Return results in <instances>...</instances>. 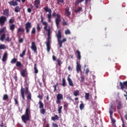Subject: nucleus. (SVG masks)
<instances>
[{
  "label": "nucleus",
  "mask_w": 127,
  "mask_h": 127,
  "mask_svg": "<svg viewBox=\"0 0 127 127\" xmlns=\"http://www.w3.org/2000/svg\"><path fill=\"white\" fill-rule=\"evenodd\" d=\"M120 86L121 90H124L125 87H127V81H124L123 83L122 82H120Z\"/></svg>",
  "instance_id": "ddd939ff"
},
{
  "label": "nucleus",
  "mask_w": 127,
  "mask_h": 127,
  "mask_svg": "<svg viewBox=\"0 0 127 127\" xmlns=\"http://www.w3.org/2000/svg\"><path fill=\"white\" fill-rule=\"evenodd\" d=\"M56 62L58 64V66H61L63 64V62L60 59H58L56 60Z\"/></svg>",
  "instance_id": "412c9836"
},
{
  "label": "nucleus",
  "mask_w": 127,
  "mask_h": 127,
  "mask_svg": "<svg viewBox=\"0 0 127 127\" xmlns=\"http://www.w3.org/2000/svg\"><path fill=\"white\" fill-rule=\"evenodd\" d=\"M64 33L65 34H66V35H67L68 34H71V32H70V30L67 29L65 31Z\"/></svg>",
  "instance_id": "3c124183"
},
{
  "label": "nucleus",
  "mask_w": 127,
  "mask_h": 127,
  "mask_svg": "<svg viewBox=\"0 0 127 127\" xmlns=\"http://www.w3.org/2000/svg\"><path fill=\"white\" fill-rule=\"evenodd\" d=\"M21 95L23 100H25V97L24 94L27 95L28 94V87H26L25 88H23L22 86L21 87Z\"/></svg>",
  "instance_id": "7ed1b4c3"
},
{
  "label": "nucleus",
  "mask_w": 127,
  "mask_h": 127,
  "mask_svg": "<svg viewBox=\"0 0 127 127\" xmlns=\"http://www.w3.org/2000/svg\"><path fill=\"white\" fill-rule=\"evenodd\" d=\"M61 100H63V95L62 94L59 93L57 95L56 103L58 105L61 104Z\"/></svg>",
  "instance_id": "0eeeda50"
},
{
  "label": "nucleus",
  "mask_w": 127,
  "mask_h": 127,
  "mask_svg": "<svg viewBox=\"0 0 127 127\" xmlns=\"http://www.w3.org/2000/svg\"><path fill=\"white\" fill-rule=\"evenodd\" d=\"M47 46V50L48 52L50 51V49H51V47H50V43H46Z\"/></svg>",
  "instance_id": "c756f323"
},
{
  "label": "nucleus",
  "mask_w": 127,
  "mask_h": 127,
  "mask_svg": "<svg viewBox=\"0 0 127 127\" xmlns=\"http://www.w3.org/2000/svg\"><path fill=\"white\" fill-rule=\"evenodd\" d=\"M84 108H85V106L84 105V104L81 103L79 105V109L80 110H83V109H84Z\"/></svg>",
  "instance_id": "de8ad7c7"
},
{
  "label": "nucleus",
  "mask_w": 127,
  "mask_h": 127,
  "mask_svg": "<svg viewBox=\"0 0 127 127\" xmlns=\"http://www.w3.org/2000/svg\"><path fill=\"white\" fill-rule=\"evenodd\" d=\"M16 67H21L22 66V64L20 62H17L16 63Z\"/></svg>",
  "instance_id": "4c0bfd02"
},
{
  "label": "nucleus",
  "mask_w": 127,
  "mask_h": 127,
  "mask_svg": "<svg viewBox=\"0 0 127 127\" xmlns=\"http://www.w3.org/2000/svg\"><path fill=\"white\" fill-rule=\"evenodd\" d=\"M34 3H35V5H38V4H39V3H40V1L39 0H35L34 1Z\"/></svg>",
  "instance_id": "8fccbe9b"
},
{
  "label": "nucleus",
  "mask_w": 127,
  "mask_h": 127,
  "mask_svg": "<svg viewBox=\"0 0 127 127\" xmlns=\"http://www.w3.org/2000/svg\"><path fill=\"white\" fill-rule=\"evenodd\" d=\"M37 30L38 32H40V31L41 30V27H40V23H38L37 25Z\"/></svg>",
  "instance_id": "72a5a7b5"
},
{
  "label": "nucleus",
  "mask_w": 127,
  "mask_h": 127,
  "mask_svg": "<svg viewBox=\"0 0 127 127\" xmlns=\"http://www.w3.org/2000/svg\"><path fill=\"white\" fill-rule=\"evenodd\" d=\"M31 49L34 51V53H37V47L35 42H32Z\"/></svg>",
  "instance_id": "9d476101"
},
{
  "label": "nucleus",
  "mask_w": 127,
  "mask_h": 127,
  "mask_svg": "<svg viewBox=\"0 0 127 127\" xmlns=\"http://www.w3.org/2000/svg\"><path fill=\"white\" fill-rule=\"evenodd\" d=\"M52 58L53 61H56V57L55 56H53Z\"/></svg>",
  "instance_id": "0e129e2a"
},
{
  "label": "nucleus",
  "mask_w": 127,
  "mask_h": 127,
  "mask_svg": "<svg viewBox=\"0 0 127 127\" xmlns=\"http://www.w3.org/2000/svg\"><path fill=\"white\" fill-rule=\"evenodd\" d=\"M6 17L1 16L0 17V26H3L5 24V22L6 21Z\"/></svg>",
  "instance_id": "1a4fd4ad"
},
{
  "label": "nucleus",
  "mask_w": 127,
  "mask_h": 127,
  "mask_svg": "<svg viewBox=\"0 0 127 127\" xmlns=\"http://www.w3.org/2000/svg\"><path fill=\"white\" fill-rule=\"evenodd\" d=\"M18 42L19 43H22V42H23V38H22L19 39Z\"/></svg>",
  "instance_id": "680f3d73"
},
{
  "label": "nucleus",
  "mask_w": 127,
  "mask_h": 127,
  "mask_svg": "<svg viewBox=\"0 0 127 127\" xmlns=\"http://www.w3.org/2000/svg\"><path fill=\"white\" fill-rule=\"evenodd\" d=\"M27 99V100H28L29 102H30V101H31V100H32L31 99V93H29L28 94Z\"/></svg>",
  "instance_id": "c9c22d12"
},
{
  "label": "nucleus",
  "mask_w": 127,
  "mask_h": 127,
  "mask_svg": "<svg viewBox=\"0 0 127 127\" xmlns=\"http://www.w3.org/2000/svg\"><path fill=\"white\" fill-rule=\"evenodd\" d=\"M36 33V30H35V27H33L31 31V34H35Z\"/></svg>",
  "instance_id": "09e8293b"
},
{
  "label": "nucleus",
  "mask_w": 127,
  "mask_h": 127,
  "mask_svg": "<svg viewBox=\"0 0 127 127\" xmlns=\"http://www.w3.org/2000/svg\"><path fill=\"white\" fill-rule=\"evenodd\" d=\"M53 88H54V92H56L57 91V86L54 85Z\"/></svg>",
  "instance_id": "e2e57ef3"
},
{
  "label": "nucleus",
  "mask_w": 127,
  "mask_h": 127,
  "mask_svg": "<svg viewBox=\"0 0 127 127\" xmlns=\"http://www.w3.org/2000/svg\"><path fill=\"white\" fill-rule=\"evenodd\" d=\"M37 98L40 99V100H43V94L42 93H39V95L37 96Z\"/></svg>",
  "instance_id": "a19ab883"
},
{
  "label": "nucleus",
  "mask_w": 127,
  "mask_h": 127,
  "mask_svg": "<svg viewBox=\"0 0 127 127\" xmlns=\"http://www.w3.org/2000/svg\"><path fill=\"white\" fill-rule=\"evenodd\" d=\"M52 120L54 121H56V120H57V121H58V120H59V117L58 116V115H55V117H52Z\"/></svg>",
  "instance_id": "c85d7f7f"
},
{
  "label": "nucleus",
  "mask_w": 127,
  "mask_h": 127,
  "mask_svg": "<svg viewBox=\"0 0 127 127\" xmlns=\"http://www.w3.org/2000/svg\"><path fill=\"white\" fill-rule=\"evenodd\" d=\"M67 81L68 82L69 86H70V87H74V84H73V81L69 76L67 77Z\"/></svg>",
  "instance_id": "f3484780"
},
{
  "label": "nucleus",
  "mask_w": 127,
  "mask_h": 127,
  "mask_svg": "<svg viewBox=\"0 0 127 127\" xmlns=\"http://www.w3.org/2000/svg\"><path fill=\"white\" fill-rule=\"evenodd\" d=\"M53 16H57L56 18L55 22L58 28H59V24H60V22L61 21V16L59 14H57L54 12L53 14Z\"/></svg>",
  "instance_id": "20e7f679"
},
{
  "label": "nucleus",
  "mask_w": 127,
  "mask_h": 127,
  "mask_svg": "<svg viewBox=\"0 0 127 127\" xmlns=\"http://www.w3.org/2000/svg\"><path fill=\"white\" fill-rule=\"evenodd\" d=\"M73 95L75 97H77V96H79V90H77L73 92Z\"/></svg>",
  "instance_id": "e433bc0d"
},
{
  "label": "nucleus",
  "mask_w": 127,
  "mask_h": 127,
  "mask_svg": "<svg viewBox=\"0 0 127 127\" xmlns=\"http://www.w3.org/2000/svg\"><path fill=\"white\" fill-rule=\"evenodd\" d=\"M45 30L48 32V38L47 39V41L46 42V43H50V40H51V36H50L51 34V29H50V27H49L48 29H45Z\"/></svg>",
  "instance_id": "423d86ee"
},
{
  "label": "nucleus",
  "mask_w": 127,
  "mask_h": 127,
  "mask_svg": "<svg viewBox=\"0 0 127 127\" xmlns=\"http://www.w3.org/2000/svg\"><path fill=\"white\" fill-rule=\"evenodd\" d=\"M6 29V27H3L2 28H1L0 30V34H1V33H3V32H4V30Z\"/></svg>",
  "instance_id": "c03bdc74"
},
{
  "label": "nucleus",
  "mask_w": 127,
  "mask_h": 127,
  "mask_svg": "<svg viewBox=\"0 0 127 127\" xmlns=\"http://www.w3.org/2000/svg\"><path fill=\"white\" fill-rule=\"evenodd\" d=\"M17 62V59L14 58H13L10 62L11 64H15Z\"/></svg>",
  "instance_id": "cd10ccee"
},
{
  "label": "nucleus",
  "mask_w": 127,
  "mask_h": 127,
  "mask_svg": "<svg viewBox=\"0 0 127 127\" xmlns=\"http://www.w3.org/2000/svg\"><path fill=\"white\" fill-rule=\"evenodd\" d=\"M31 117V111H30V105L26 107L25 114L21 116V119L24 124H26L28 121H30Z\"/></svg>",
  "instance_id": "f257e3e1"
},
{
  "label": "nucleus",
  "mask_w": 127,
  "mask_h": 127,
  "mask_svg": "<svg viewBox=\"0 0 127 127\" xmlns=\"http://www.w3.org/2000/svg\"><path fill=\"white\" fill-rule=\"evenodd\" d=\"M14 22V21L13 20H12V19H10L9 20V23L10 24H12V23H13Z\"/></svg>",
  "instance_id": "bf43d9fd"
},
{
  "label": "nucleus",
  "mask_w": 127,
  "mask_h": 127,
  "mask_svg": "<svg viewBox=\"0 0 127 127\" xmlns=\"http://www.w3.org/2000/svg\"><path fill=\"white\" fill-rule=\"evenodd\" d=\"M18 98L16 97V98H14V101L15 102V105L16 106H19V104H18V100H17Z\"/></svg>",
  "instance_id": "ea45409f"
},
{
  "label": "nucleus",
  "mask_w": 127,
  "mask_h": 127,
  "mask_svg": "<svg viewBox=\"0 0 127 127\" xmlns=\"http://www.w3.org/2000/svg\"><path fill=\"white\" fill-rule=\"evenodd\" d=\"M9 4L10 5H12L13 6H17V5H18V3L16 1H9L8 2Z\"/></svg>",
  "instance_id": "2eb2a0df"
},
{
  "label": "nucleus",
  "mask_w": 127,
  "mask_h": 127,
  "mask_svg": "<svg viewBox=\"0 0 127 127\" xmlns=\"http://www.w3.org/2000/svg\"><path fill=\"white\" fill-rule=\"evenodd\" d=\"M25 31L24 28L20 27L17 29V33H19V32H22L24 33Z\"/></svg>",
  "instance_id": "bb28decb"
},
{
  "label": "nucleus",
  "mask_w": 127,
  "mask_h": 127,
  "mask_svg": "<svg viewBox=\"0 0 127 127\" xmlns=\"http://www.w3.org/2000/svg\"><path fill=\"white\" fill-rule=\"evenodd\" d=\"M109 114L111 118H112V116H113V114H114V108L113 107V104H111L110 108H109Z\"/></svg>",
  "instance_id": "dca6fc26"
},
{
  "label": "nucleus",
  "mask_w": 127,
  "mask_h": 127,
  "mask_svg": "<svg viewBox=\"0 0 127 127\" xmlns=\"http://www.w3.org/2000/svg\"><path fill=\"white\" fill-rule=\"evenodd\" d=\"M9 10H8V9H5L3 10V15H5L6 16H8L9 13H8Z\"/></svg>",
  "instance_id": "5701e85b"
},
{
  "label": "nucleus",
  "mask_w": 127,
  "mask_h": 127,
  "mask_svg": "<svg viewBox=\"0 0 127 127\" xmlns=\"http://www.w3.org/2000/svg\"><path fill=\"white\" fill-rule=\"evenodd\" d=\"M76 53L77 54V58L79 60H81V53L78 50L76 51Z\"/></svg>",
  "instance_id": "7c9ffc66"
},
{
  "label": "nucleus",
  "mask_w": 127,
  "mask_h": 127,
  "mask_svg": "<svg viewBox=\"0 0 127 127\" xmlns=\"http://www.w3.org/2000/svg\"><path fill=\"white\" fill-rule=\"evenodd\" d=\"M65 14L66 16L69 17V15H71V13L69 11V7H67L65 9Z\"/></svg>",
  "instance_id": "393cba45"
},
{
  "label": "nucleus",
  "mask_w": 127,
  "mask_h": 127,
  "mask_svg": "<svg viewBox=\"0 0 127 127\" xmlns=\"http://www.w3.org/2000/svg\"><path fill=\"white\" fill-rule=\"evenodd\" d=\"M81 71H82V69H81V65L79 64V62H76V72L77 73H79Z\"/></svg>",
  "instance_id": "4468645a"
},
{
  "label": "nucleus",
  "mask_w": 127,
  "mask_h": 127,
  "mask_svg": "<svg viewBox=\"0 0 127 127\" xmlns=\"http://www.w3.org/2000/svg\"><path fill=\"white\" fill-rule=\"evenodd\" d=\"M52 127H58V125H57L54 123H53L52 125Z\"/></svg>",
  "instance_id": "6e6d98bb"
},
{
  "label": "nucleus",
  "mask_w": 127,
  "mask_h": 127,
  "mask_svg": "<svg viewBox=\"0 0 127 127\" xmlns=\"http://www.w3.org/2000/svg\"><path fill=\"white\" fill-rule=\"evenodd\" d=\"M44 9L46 11L49 12V14H47L48 21L49 22H51V17L52 16V15H51V13H52V10H51V9L49 8L48 7H44Z\"/></svg>",
  "instance_id": "39448f33"
},
{
  "label": "nucleus",
  "mask_w": 127,
  "mask_h": 127,
  "mask_svg": "<svg viewBox=\"0 0 127 127\" xmlns=\"http://www.w3.org/2000/svg\"><path fill=\"white\" fill-rule=\"evenodd\" d=\"M15 29V25L14 24H12L9 25V29L12 31V32H13L14 31V29Z\"/></svg>",
  "instance_id": "6ab92c4d"
},
{
  "label": "nucleus",
  "mask_w": 127,
  "mask_h": 127,
  "mask_svg": "<svg viewBox=\"0 0 127 127\" xmlns=\"http://www.w3.org/2000/svg\"><path fill=\"white\" fill-rule=\"evenodd\" d=\"M85 100H88L90 97V93H85Z\"/></svg>",
  "instance_id": "a18cd8bd"
},
{
  "label": "nucleus",
  "mask_w": 127,
  "mask_h": 127,
  "mask_svg": "<svg viewBox=\"0 0 127 127\" xmlns=\"http://www.w3.org/2000/svg\"><path fill=\"white\" fill-rule=\"evenodd\" d=\"M82 1H84V0H77L75 1V5L77 6L78 4L80 3V2H82Z\"/></svg>",
  "instance_id": "58836bf2"
},
{
  "label": "nucleus",
  "mask_w": 127,
  "mask_h": 127,
  "mask_svg": "<svg viewBox=\"0 0 127 127\" xmlns=\"http://www.w3.org/2000/svg\"><path fill=\"white\" fill-rule=\"evenodd\" d=\"M63 25L64 26H65V25H68V22H67L66 21H65V20H63Z\"/></svg>",
  "instance_id": "864d4df0"
},
{
  "label": "nucleus",
  "mask_w": 127,
  "mask_h": 127,
  "mask_svg": "<svg viewBox=\"0 0 127 127\" xmlns=\"http://www.w3.org/2000/svg\"><path fill=\"white\" fill-rule=\"evenodd\" d=\"M25 25L26 33H29V32L30 31V28L32 27V25H31V23L27 22Z\"/></svg>",
  "instance_id": "6e6552de"
},
{
  "label": "nucleus",
  "mask_w": 127,
  "mask_h": 127,
  "mask_svg": "<svg viewBox=\"0 0 127 127\" xmlns=\"http://www.w3.org/2000/svg\"><path fill=\"white\" fill-rule=\"evenodd\" d=\"M21 75L23 77H26L27 76V74H26V70L25 69H22L21 72Z\"/></svg>",
  "instance_id": "aec40b11"
},
{
  "label": "nucleus",
  "mask_w": 127,
  "mask_h": 127,
  "mask_svg": "<svg viewBox=\"0 0 127 127\" xmlns=\"http://www.w3.org/2000/svg\"><path fill=\"white\" fill-rule=\"evenodd\" d=\"M25 53H26V49H25L23 51L22 54H20V57L22 58L24 55H25Z\"/></svg>",
  "instance_id": "2f4dec72"
},
{
  "label": "nucleus",
  "mask_w": 127,
  "mask_h": 127,
  "mask_svg": "<svg viewBox=\"0 0 127 127\" xmlns=\"http://www.w3.org/2000/svg\"><path fill=\"white\" fill-rule=\"evenodd\" d=\"M63 108V106H60V107L59 108V109H58V111L59 114H61V112H62V108Z\"/></svg>",
  "instance_id": "603ef678"
},
{
  "label": "nucleus",
  "mask_w": 127,
  "mask_h": 127,
  "mask_svg": "<svg viewBox=\"0 0 127 127\" xmlns=\"http://www.w3.org/2000/svg\"><path fill=\"white\" fill-rule=\"evenodd\" d=\"M117 109L118 110H121V109H122V102H119L118 105L117 106Z\"/></svg>",
  "instance_id": "37998d69"
},
{
  "label": "nucleus",
  "mask_w": 127,
  "mask_h": 127,
  "mask_svg": "<svg viewBox=\"0 0 127 127\" xmlns=\"http://www.w3.org/2000/svg\"><path fill=\"white\" fill-rule=\"evenodd\" d=\"M111 121L113 124H115L116 123V120H115L114 119L112 118Z\"/></svg>",
  "instance_id": "69168bd1"
},
{
  "label": "nucleus",
  "mask_w": 127,
  "mask_h": 127,
  "mask_svg": "<svg viewBox=\"0 0 127 127\" xmlns=\"http://www.w3.org/2000/svg\"><path fill=\"white\" fill-rule=\"evenodd\" d=\"M56 36L58 39V42L59 44L60 47H63L62 44L63 42H66L67 41V39L64 38L63 40H61V39L62 38V35L61 34V30H59L58 32V34L56 35Z\"/></svg>",
  "instance_id": "f03ea898"
},
{
  "label": "nucleus",
  "mask_w": 127,
  "mask_h": 127,
  "mask_svg": "<svg viewBox=\"0 0 127 127\" xmlns=\"http://www.w3.org/2000/svg\"><path fill=\"white\" fill-rule=\"evenodd\" d=\"M82 10V7H79L78 9H76L74 11L75 12L78 13L79 11H81Z\"/></svg>",
  "instance_id": "5fc2aeb1"
},
{
  "label": "nucleus",
  "mask_w": 127,
  "mask_h": 127,
  "mask_svg": "<svg viewBox=\"0 0 127 127\" xmlns=\"http://www.w3.org/2000/svg\"><path fill=\"white\" fill-rule=\"evenodd\" d=\"M80 78L81 82H84L85 81V77H84L83 76H81L80 77Z\"/></svg>",
  "instance_id": "052dcab7"
},
{
  "label": "nucleus",
  "mask_w": 127,
  "mask_h": 127,
  "mask_svg": "<svg viewBox=\"0 0 127 127\" xmlns=\"http://www.w3.org/2000/svg\"><path fill=\"white\" fill-rule=\"evenodd\" d=\"M5 45H4V44H0V50H4L5 49Z\"/></svg>",
  "instance_id": "49530a36"
},
{
  "label": "nucleus",
  "mask_w": 127,
  "mask_h": 127,
  "mask_svg": "<svg viewBox=\"0 0 127 127\" xmlns=\"http://www.w3.org/2000/svg\"><path fill=\"white\" fill-rule=\"evenodd\" d=\"M20 10H21V8H20V7H19V6H16L15 7V9H14L15 12H19V11H20Z\"/></svg>",
  "instance_id": "b1692460"
},
{
  "label": "nucleus",
  "mask_w": 127,
  "mask_h": 127,
  "mask_svg": "<svg viewBox=\"0 0 127 127\" xmlns=\"http://www.w3.org/2000/svg\"><path fill=\"white\" fill-rule=\"evenodd\" d=\"M62 85L63 87H66V86H67V83H66V79H65V78H63Z\"/></svg>",
  "instance_id": "a878e982"
},
{
  "label": "nucleus",
  "mask_w": 127,
  "mask_h": 127,
  "mask_svg": "<svg viewBox=\"0 0 127 127\" xmlns=\"http://www.w3.org/2000/svg\"><path fill=\"white\" fill-rule=\"evenodd\" d=\"M36 65H37L36 64H34V73L35 74H37L38 73V69H37V67L36 66Z\"/></svg>",
  "instance_id": "473e14b6"
},
{
  "label": "nucleus",
  "mask_w": 127,
  "mask_h": 127,
  "mask_svg": "<svg viewBox=\"0 0 127 127\" xmlns=\"http://www.w3.org/2000/svg\"><path fill=\"white\" fill-rule=\"evenodd\" d=\"M41 22L42 23L43 25H44L45 26L44 27V29H47V27L48 26V23H47V22L46 21H43V17L42 16V15L41 16Z\"/></svg>",
  "instance_id": "f8f14e48"
},
{
  "label": "nucleus",
  "mask_w": 127,
  "mask_h": 127,
  "mask_svg": "<svg viewBox=\"0 0 127 127\" xmlns=\"http://www.w3.org/2000/svg\"><path fill=\"white\" fill-rule=\"evenodd\" d=\"M4 39L6 41H9V36H7L5 38V34L3 33L0 35V40H1V41H4Z\"/></svg>",
  "instance_id": "9b49d317"
},
{
  "label": "nucleus",
  "mask_w": 127,
  "mask_h": 127,
  "mask_svg": "<svg viewBox=\"0 0 127 127\" xmlns=\"http://www.w3.org/2000/svg\"><path fill=\"white\" fill-rule=\"evenodd\" d=\"M64 3V0H58V3L59 4V3Z\"/></svg>",
  "instance_id": "13d9d810"
},
{
  "label": "nucleus",
  "mask_w": 127,
  "mask_h": 127,
  "mask_svg": "<svg viewBox=\"0 0 127 127\" xmlns=\"http://www.w3.org/2000/svg\"><path fill=\"white\" fill-rule=\"evenodd\" d=\"M27 11H28V12H29V13L31 12V8H28L27 9Z\"/></svg>",
  "instance_id": "338daca9"
},
{
  "label": "nucleus",
  "mask_w": 127,
  "mask_h": 127,
  "mask_svg": "<svg viewBox=\"0 0 127 127\" xmlns=\"http://www.w3.org/2000/svg\"><path fill=\"white\" fill-rule=\"evenodd\" d=\"M38 104L39 105V109H43L44 108V104H43L42 101H41V100L39 101Z\"/></svg>",
  "instance_id": "4be33fe9"
},
{
  "label": "nucleus",
  "mask_w": 127,
  "mask_h": 127,
  "mask_svg": "<svg viewBox=\"0 0 127 127\" xmlns=\"http://www.w3.org/2000/svg\"><path fill=\"white\" fill-rule=\"evenodd\" d=\"M3 101H7V100H8V95H7V94H4L3 96Z\"/></svg>",
  "instance_id": "f704fd0d"
},
{
  "label": "nucleus",
  "mask_w": 127,
  "mask_h": 127,
  "mask_svg": "<svg viewBox=\"0 0 127 127\" xmlns=\"http://www.w3.org/2000/svg\"><path fill=\"white\" fill-rule=\"evenodd\" d=\"M7 60V53H4L2 59V62H5Z\"/></svg>",
  "instance_id": "a211bd4d"
},
{
  "label": "nucleus",
  "mask_w": 127,
  "mask_h": 127,
  "mask_svg": "<svg viewBox=\"0 0 127 127\" xmlns=\"http://www.w3.org/2000/svg\"><path fill=\"white\" fill-rule=\"evenodd\" d=\"M40 112L42 115H45L46 111L44 108H42V109L40 110Z\"/></svg>",
  "instance_id": "79ce46f5"
},
{
  "label": "nucleus",
  "mask_w": 127,
  "mask_h": 127,
  "mask_svg": "<svg viewBox=\"0 0 127 127\" xmlns=\"http://www.w3.org/2000/svg\"><path fill=\"white\" fill-rule=\"evenodd\" d=\"M14 79L15 80V81H17V76L16 75H15L14 77H13Z\"/></svg>",
  "instance_id": "774afa93"
},
{
  "label": "nucleus",
  "mask_w": 127,
  "mask_h": 127,
  "mask_svg": "<svg viewBox=\"0 0 127 127\" xmlns=\"http://www.w3.org/2000/svg\"><path fill=\"white\" fill-rule=\"evenodd\" d=\"M89 72H90V69L89 68H86L85 70L86 75H88L89 74Z\"/></svg>",
  "instance_id": "4d7b16f0"
}]
</instances>
